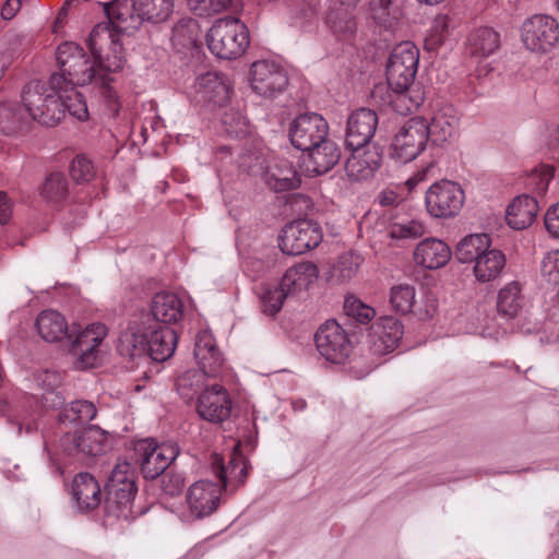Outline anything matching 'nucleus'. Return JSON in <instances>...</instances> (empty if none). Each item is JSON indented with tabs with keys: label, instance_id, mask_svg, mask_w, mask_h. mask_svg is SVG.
Masks as SVG:
<instances>
[{
	"label": "nucleus",
	"instance_id": "17",
	"mask_svg": "<svg viewBox=\"0 0 559 559\" xmlns=\"http://www.w3.org/2000/svg\"><path fill=\"white\" fill-rule=\"evenodd\" d=\"M250 75L252 90L265 97L283 92L288 84L285 70L274 61L260 60L253 62Z\"/></svg>",
	"mask_w": 559,
	"mask_h": 559
},
{
	"label": "nucleus",
	"instance_id": "18",
	"mask_svg": "<svg viewBox=\"0 0 559 559\" xmlns=\"http://www.w3.org/2000/svg\"><path fill=\"white\" fill-rule=\"evenodd\" d=\"M197 412L202 419L210 423L226 420L231 412L228 391L219 384L204 389L198 397Z\"/></svg>",
	"mask_w": 559,
	"mask_h": 559
},
{
	"label": "nucleus",
	"instance_id": "25",
	"mask_svg": "<svg viewBox=\"0 0 559 559\" xmlns=\"http://www.w3.org/2000/svg\"><path fill=\"white\" fill-rule=\"evenodd\" d=\"M450 247L437 238H426L414 250V261L427 270L443 267L451 259Z\"/></svg>",
	"mask_w": 559,
	"mask_h": 559
},
{
	"label": "nucleus",
	"instance_id": "1",
	"mask_svg": "<svg viewBox=\"0 0 559 559\" xmlns=\"http://www.w3.org/2000/svg\"><path fill=\"white\" fill-rule=\"evenodd\" d=\"M177 341L175 329L153 322L148 313H141L120 334L118 350L131 359L144 357L162 362L174 355Z\"/></svg>",
	"mask_w": 559,
	"mask_h": 559
},
{
	"label": "nucleus",
	"instance_id": "57",
	"mask_svg": "<svg viewBox=\"0 0 559 559\" xmlns=\"http://www.w3.org/2000/svg\"><path fill=\"white\" fill-rule=\"evenodd\" d=\"M545 228L554 238H559V203L551 205L544 217Z\"/></svg>",
	"mask_w": 559,
	"mask_h": 559
},
{
	"label": "nucleus",
	"instance_id": "34",
	"mask_svg": "<svg viewBox=\"0 0 559 559\" xmlns=\"http://www.w3.org/2000/svg\"><path fill=\"white\" fill-rule=\"evenodd\" d=\"M506 266V257L498 249L485 251L474 264V274L478 282L495 281Z\"/></svg>",
	"mask_w": 559,
	"mask_h": 559
},
{
	"label": "nucleus",
	"instance_id": "42",
	"mask_svg": "<svg viewBox=\"0 0 559 559\" xmlns=\"http://www.w3.org/2000/svg\"><path fill=\"white\" fill-rule=\"evenodd\" d=\"M213 465L223 487L227 486L228 476L236 478L239 484H243L247 478L248 469L240 457L231 459L229 465L225 467L222 457L215 455Z\"/></svg>",
	"mask_w": 559,
	"mask_h": 559
},
{
	"label": "nucleus",
	"instance_id": "50",
	"mask_svg": "<svg viewBox=\"0 0 559 559\" xmlns=\"http://www.w3.org/2000/svg\"><path fill=\"white\" fill-rule=\"evenodd\" d=\"M70 175L75 182L84 183L94 178L95 169L90 159L78 155L71 163Z\"/></svg>",
	"mask_w": 559,
	"mask_h": 559
},
{
	"label": "nucleus",
	"instance_id": "54",
	"mask_svg": "<svg viewBox=\"0 0 559 559\" xmlns=\"http://www.w3.org/2000/svg\"><path fill=\"white\" fill-rule=\"evenodd\" d=\"M193 25L191 20L178 21L173 27L171 40L182 46L192 45L194 41L191 29Z\"/></svg>",
	"mask_w": 559,
	"mask_h": 559
},
{
	"label": "nucleus",
	"instance_id": "29",
	"mask_svg": "<svg viewBox=\"0 0 559 559\" xmlns=\"http://www.w3.org/2000/svg\"><path fill=\"white\" fill-rule=\"evenodd\" d=\"M319 271L314 263L307 261L289 267L283 275L280 286L287 296L295 295L308 287L318 278Z\"/></svg>",
	"mask_w": 559,
	"mask_h": 559
},
{
	"label": "nucleus",
	"instance_id": "7",
	"mask_svg": "<svg viewBox=\"0 0 559 559\" xmlns=\"http://www.w3.org/2000/svg\"><path fill=\"white\" fill-rule=\"evenodd\" d=\"M428 140L427 120L423 117H413L405 121L394 135L390 157L399 163L412 162L425 150Z\"/></svg>",
	"mask_w": 559,
	"mask_h": 559
},
{
	"label": "nucleus",
	"instance_id": "43",
	"mask_svg": "<svg viewBox=\"0 0 559 559\" xmlns=\"http://www.w3.org/2000/svg\"><path fill=\"white\" fill-rule=\"evenodd\" d=\"M38 384L45 390L43 400L51 407L63 405L64 399L56 392L61 384V374L57 371L46 370L38 376Z\"/></svg>",
	"mask_w": 559,
	"mask_h": 559
},
{
	"label": "nucleus",
	"instance_id": "15",
	"mask_svg": "<svg viewBox=\"0 0 559 559\" xmlns=\"http://www.w3.org/2000/svg\"><path fill=\"white\" fill-rule=\"evenodd\" d=\"M222 489V484L211 480L193 483L186 495L189 519L201 520L213 514L221 504Z\"/></svg>",
	"mask_w": 559,
	"mask_h": 559
},
{
	"label": "nucleus",
	"instance_id": "24",
	"mask_svg": "<svg viewBox=\"0 0 559 559\" xmlns=\"http://www.w3.org/2000/svg\"><path fill=\"white\" fill-rule=\"evenodd\" d=\"M75 454L81 459L103 455L110 448L108 433L98 426H88L72 438Z\"/></svg>",
	"mask_w": 559,
	"mask_h": 559
},
{
	"label": "nucleus",
	"instance_id": "26",
	"mask_svg": "<svg viewBox=\"0 0 559 559\" xmlns=\"http://www.w3.org/2000/svg\"><path fill=\"white\" fill-rule=\"evenodd\" d=\"M194 357L200 370L207 373L209 377H214L218 373L223 364V357L210 332L201 331L197 334Z\"/></svg>",
	"mask_w": 559,
	"mask_h": 559
},
{
	"label": "nucleus",
	"instance_id": "20",
	"mask_svg": "<svg viewBox=\"0 0 559 559\" xmlns=\"http://www.w3.org/2000/svg\"><path fill=\"white\" fill-rule=\"evenodd\" d=\"M103 323H93L81 331L72 343L71 352L78 358L81 368H92L98 358L97 347L107 335Z\"/></svg>",
	"mask_w": 559,
	"mask_h": 559
},
{
	"label": "nucleus",
	"instance_id": "60",
	"mask_svg": "<svg viewBox=\"0 0 559 559\" xmlns=\"http://www.w3.org/2000/svg\"><path fill=\"white\" fill-rule=\"evenodd\" d=\"M554 177V173L550 168L544 169L543 173H534L531 176L532 183L536 185V190H538L539 193H544L548 186L550 180Z\"/></svg>",
	"mask_w": 559,
	"mask_h": 559
},
{
	"label": "nucleus",
	"instance_id": "48",
	"mask_svg": "<svg viewBox=\"0 0 559 559\" xmlns=\"http://www.w3.org/2000/svg\"><path fill=\"white\" fill-rule=\"evenodd\" d=\"M288 296L282 287H267L263 290L261 296V308L262 311L266 314L274 316L283 307L284 300Z\"/></svg>",
	"mask_w": 559,
	"mask_h": 559
},
{
	"label": "nucleus",
	"instance_id": "4",
	"mask_svg": "<svg viewBox=\"0 0 559 559\" xmlns=\"http://www.w3.org/2000/svg\"><path fill=\"white\" fill-rule=\"evenodd\" d=\"M63 88L47 82L31 81L22 91V105L29 118L46 127H53L64 117V108L58 98Z\"/></svg>",
	"mask_w": 559,
	"mask_h": 559
},
{
	"label": "nucleus",
	"instance_id": "53",
	"mask_svg": "<svg viewBox=\"0 0 559 559\" xmlns=\"http://www.w3.org/2000/svg\"><path fill=\"white\" fill-rule=\"evenodd\" d=\"M22 117L12 107L0 106V132L7 135L19 132L22 129Z\"/></svg>",
	"mask_w": 559,
	"mask_h": 559
},
{
	"label": "nucleus",
	"instance_id": "33",
	"mask_svg": "<svg viewBox=\"0 0 559 559\" xmlns=\"http://www.w3.org/2000/svg\"><path fill=\"white\" fill-rule=\"evenodd\" d=\"M36 329L46 342H59L68 335V324L56 310H44L36 319Z\"/></svg>",
	"mask_w": 559,
	"mask_h": 559
},
{
	"label": "nucleus",
	"instance_id": "36",
	"mask_svg": "<svg viewBox=\"0 0 559 559\" xmlns=\"http://www.w3.org/2000/svg\"><path fill=\"white\" fill-rule=\"evenodd\" d=\"M500 46V36L490 27H479L467 39L468 52L478 58L493 53Z\"/></svg>",
	"mask_w": 559,
	"mask_h": 559
},
{
	"label": "nucleus",
	"instance_id": "59",
	"mask_svg": "<svg viewBox=\"0 0 559 559\" xmlns=\"http://www.w3.org/2000/svg\"><path fill=\"white\" fill-rule=\"evenodd\" d=\"M435 170L436 165L433 162H430L427 166L418 169L412 177L406 180L408 189L413 190L419 182L432 177L435 175Z\"/></svg>",
	"mask_w": 559,
	"mask_h": 559
},
{
	"label": "nucleus",
	"instance_id": "62",
	"mask_svg": "<svg viewBox=\"0 0 559 559\" xmlns=\"http://www.w3.org/2000/svg\"><path fill=\"white\" fill-rule=\"evenodd\" d=\"M22 5L21 0H7L1 9V16L4 20H11L20 11Z\"/></svg>",
	"mask_w": 559,
	"mask_h": 559
},
{
	"label": "nucleus",
	"instance_id": "21",
	"mask_svg": "<svg viewBox=\"0 0 559 559\" xmlns=\"http://www.w3.org/2000/svg\"><path fill=\"white\" fill-rule=\"evenodd\" d=\"M352 153L345 164V171L349 179L364 181L371 179L379 170L382 154L377 146L347 147Z\"/></svg>",
	"mask_w": 559,
	"mask_h": 559
},
{
	"label": "nucleus",
	"instance_id": "9",
	"mask_svg": "<svg viewBox=\"0 0 559 559\" xmlns=\"http://www.w3.org/2000/svg\"><path fill=\"white\" fill-rule=\"evenodd\" d=\"M419 50L411 41L399 44L386 64V81L394 92H404L414 84L418 70Z\"/></svg>",
	"mask_w": 559,
	"mask_h": 559
},
{
	"label": "nucleus",
	"instance_id": "28",
	"mask_svg": "<svg viewBox=\"0 0 559 559\" xmlns=\"http://www.w3.org/2000/svg\"><path fill=\"white\" fill-rule=\"evenodd\" d=\"M148 314L153 322L170 326L182 318L183 305L174 293H158L152 300L151 313Z\"/></svg>",
	"mask_w": 559,
	"mask_h": 559
},
{
	"label": "nucleus",
	"instance_id": "14",
	"mask_svg": "<svg viewBox=\"0 0 559 559\" xmlns=\"http://www.w3.org/2000/svg\"><path fill=\"white\" fill-rule=\"evenodd\" d=\"M329 134L326 120L319 114L299 115L290 124L289 138L294 147L308 152L323 142Z\"/></svg>",
	"mask_w": 559,
	"mask_h": 559
},
{
	"label": "nucleus",
	"instance_id": "64",
	"mask_svg": "<svg viewBox=\"0 0 559 559\" xmlns=\"http://www.w3.org/2000/svg\"><path fill=\"white\" fill-rule=\"evenodd\" d=\"M292 406H293L294 411L301 412L307 407V403L305 400L300 399V400L293 401Z\"/></svg>",
	"mask_w": 559,
	"mask_h": 559
},
{
	"label": "nucleus",
	"instance_id": "46",
	"mask_svg": "<svg viewBox=\"0 0 559 559\" xmlns=\"http://www.w3.org/2000/svg\"><path fill=\"white\" fill-rule=\"evenodd\" d=\"M345 314L361 324L369 323L376 316V310L356 297H347L344 302Z\"/></svg>",
	"mask_w": 559,
	"mask_h": 559
},
{
	"label": "nucleus",
	"instance_id": "19",
	"mask_svg": "<svg viewBox=\"0 0 559 559\" xmlns=\"http://www.w3.org/2000/svg\"><path fill=\"white\" fill-rule=\"evenodd\" d=\"M404 326L400 319L393 316H384L371 326L370 349L373 355L383 356L394 352L402 336Z\"/></svg>",
	"mask_w": 559,
	"mask_h": 559
},
{
	"label": "nucleus",
	"instance_id": "32",
	"mask_svg": "<svg viewBox=\"0 0 559 559\" xmlns=\"http://www.w3.org/2000/svg\"><path fill=\"white\" fill-rule=\"evenodd\" d=\"M266 185L276 192L297 189L301 178L292 162L282 158L270 166L265 175Z\"/></svg>",
	"mask_w": 559,
	"mask_h": 559
},
{
	"label": "nucleus",
	"instance_id": "49",
	"mask_svg": "<svg viewBox=\"0 0 559 559\" xmlns=\"http://www.w3.org/2000/svg\"><path fill=\"white\" fill-rule=\"evenodd\" d=\"M97 409L95 405L86 400L74 401L67 409V417L73 421H90L95 418Z\"/></svg>",
	"mask_w": 559,
	"mask_h": 559
},
{
	"label": "nucleus",
	"instance_id": "23",
	"mask_svg": "<svg viewBox=\"0 0 559 559\" xmlns=\"http://www.w3.org/2000/svg\"><path fill=\"white\" fill-rule=\"evenodd\" d=\"M72 499L81 512L96 509L103 499L102 488L97 479L90 473H79L71 485Z\"/></svg>",
	"mask_w": 559,
	"mask_h": 559
},
{
	"label": "nucleus",
	"instance_id": "8",
	"mask_svg": "<svg viewBox=\"0 0 559 559\" xmlns=\"http://www.w3.org/2000/svg\"><path fill=\"white\" fill-rule=\"evenodd\" d=\"M134 453L145 479L158 478L177 459L180 449L176 443H156L153 439H143L135 443Z\"/></svg>",
	"mask_w": 559,
	"mask_h": 559
},
{
	"label": "nucleus",
	"instance_id": "56",
	"mask_svg": "<svg viewBox=\"0 0 559 559\" xmlns=\"http://www.w3.org/2000/svg\"><path fill=\"white\" fill-rule=\"evenodd\" d=\"M399 94V99L402 102L408 100L406 109L408 111L416 110L425 100L424 92L420 87H415L414 84L408 87V90L404 92H396Z\"/></svg>",
	"mask_w": 559,
	"mask_h": 559
},
{
	"label": "nucleus",
	"instance_id": "2",
	"mask_svg": "<svg viewBox=\"0 0 559 559\" xmlns=\"http://www.w3.org/2000/svg\"><path fill=\"white\" fill-rule=\"evenodd\" d=\"M56 59L60 72L52 73V86H62L63 92L73 91V87L83 86L90 83L99 85L104 93L109 90V72L99 68L95 69V63H91L83 48L72 41H67L58 46Z\"/></svg>",
	"mask_w": 559,
	"mask_h": 559
},
{
	"label": "nucleus",
	"instance_id": "40",
	"mask_svg": "<svg viewBox=\"0 0 559 559\" xmlns=\"http://www.w3.org/2000/svg\"><path fill=\"white\" fill-rule=\"evenodd\" d=\"M489 237L486 234H474L464 237L456 246L455 255L462 263L476 262L489 249Z\"/></svg>",
	"mask_w": 559,
	"mask_h": 559
},
{
	"label": "nucleus",
	"instance_id": "10",
	"mask_svg": "<svg viewBox=\"0 0 559 559\" xmlns=\"http://www.w3.org/2000/svg\"><path fill=\"white\" fill-rule=\"evenodd\" d=\"M465 194L460 185L451 180L432 183L425 194V206L435 218H450L463 207Z\"/></svg>",
	"mask_w": 559,
	"mask_h": 559
},
{
	"label": "nucleus",
	"instance_id": "3",
	"mask_svg": "<svg viewBox=\"0 0 559 559\" xmlns=\"http://www.w3.org/2000/svg\"><path fill=\"white\" fill-rule=\"evenodd\" d=\"M108 14L122 27L138 29L143 23L162 24L175 11V0H114Z\"/></svg>",
	"mask_w": 559,
	"mask_h": 559
},
{
	"label": "nucleus",
	"instance_id": "44",
	"mask_svg": "<svg viewBox=\"0 0 559 559\" xmlns=\"http://www.w3.org/2000/svg\"><path fill=\"white\" fill-rule=\"evenodd\" d=\"M58 98L64 108V114L68 112L70 116L76 118L80 121H85L88 118V110L86 102L83 95L79 93L75 87L73 91L68 93H59Z\"/></svg>",
	"mask_w": 559,
	"mask_h": 559
},
{
	"label": "nucleus",
	"instance_id": "52",
	"mask_svg": "<svg viewBox=\"0 0 559 559\" xmlns=\"http://www.w3.org/2000/svg\"><path fill=\"white\" fill-rule=\"evenodd\" d=\"M361 258L354 252H346L338 258L335 270L338 272V276L344 280L353 278L361 264Z\"/></svg>",
	"mask_w": 559,
	"mask_h": 559
},
{
	"label": "nucleus",
	"instance_id": "13",
	"mask_svg": "<svg viewBox=\"0 0 559 559\" xmlns=\"http://www.w3.org/2000/svg\"><path fill=\"white\" fill-rule=\"evenodd\" d=\"M522 41L535 52H547L559 41V24L549 15H534L522 25Z\"/></svg>",
	"mask_w": 559,
	"mask_h": 559
},
{
	"label": "nucleus",
	"instance_id": "30",
	"mask_svg": "<svg viewBox=\"0 0 559 559\" xmlns=\"http://www.w3.org/2000/svg\"><path fill=\"white\" fill-rule=\"evenodd\" d=\"M459 117L455 110L448 106L439 109L428 123L429 140L436 145L451 141L457 131Z\"/></svg>",
	"mask_w": 559,
	"mask_h": 559
},
{
	"label": "nucleus",
	"instance_id": "38",
	"mask_svg": "<svg viewBox=\"0 0 559 559\" xmlns=\"http://www.w3.org/2000/svg\"><path fill=\"white\" fill-rule=\"evenodd\" d=\"M69 195V182L61 173L49 174L39 187V197L48 205H59Z\"/></svg>",
	"mask_w": 559,
	"mask_h": 559
},
{
	"label": "nucleus",
	"instance_id": "47",
	"mask_svg": "<svg viewBox=\"0 0 559 559\" xmlns=\"http://www.w3.org/2000/svg\"><path fill=\"white\" fill-rule=\"evenodd\" d=\"M159 477L160 491L167 497H178L186 487L185 475L180 472L165 471Z\"/></svg>",
	"mask_w": 559,
	"mask_h": 559
},
{
	"label": "nucleus",
	"instance_id": "11",
	"mask_svg": "<svg viewBox=\"0 0 559 559\" xmlns=\"http://www.w3.org/2000/svg\"><path fill=\"white\" fill-rule=\"evenodd\" d=\"M87 46L95 62L105 72H116L122 69L124 63L122 48L109 25H95L87 38Z\"/></svg>",
	"mask_w": 559,
	"mask_h": 559
},
{
	"label": "nucleus",
	"instance_id": "12",
	"mask_svg": "<svg viewBox=\"0 0 559 559\" xmlns=\"http://www.w3.org/2000/svg\"><path fill=\"white\" fill-rule=\"evenodd\" d=\"M322 238V229L318 223L298 219L285 225L278 246L285 254L299 255L318 247Z\"/></svg>",
	"mask_w": 559,
	"mask_h": 559
},
{
	"label": "nucleus",
	"instance_id": "63",
	"mask_svg": "<svg viewBox=\"0 0 559 559\" xmlns=\"http://www.w3.org/2000/svg\"><path fill=\"white\" fill-rule=\"evenodd\" d=\"M396 201H397V194L394 191H391V190L382 191L379 194V202L383 206L393 205L396 203Z\"/></svg>",
	"mask_w": 559,
	"mask_h": 559
},
{
	"label": "nucleus",
	"instance_id": "41",
	"mask_svg": "<svg viewBox=\"0 0 559 559\" xmlns=\"http://www.w3.org/2000/svg\"><path fill=\"white\" fill-rule=\"evenodd\" d=\"M207 373L202 370H188L176 380L178 393L186 400H190L201 391L205 384Z\"/></svg>",
	"mask_w": 559,
	"mask_h": 559
},
{
	"label": "nucleus",
	"instance_id": "51",
	"mask_svg": "<svg viewBox=\"0 0 559 559\" xmlns=\"http://www.w3.org/2000/svg\"><path fill=\"white\" fill-rule=\"evenodd\" d=\"M540 274L549 285L559 284V250L545 254L542 260Z\"/></svg>",
	"mask_w": 559,
	"mask_h": 559
},
{
	"label": "nucleus",
	"instance_id": "31",
	"mask_svg": "<svg viewBox=\"0 0 559 559\" xmlns=\"http://www.w3.org/2000/svg\"><path fill=\"white\" fill-rule=\"evenodd\" d=\"M539 211L535 198L523 194L515 198L507 207V221L511 228L521 230L531 226Z\"/></svg>",
	"mask_w": 559,
	"mask_h": 559
},
{
	"label": "nucleus",
	"instance_id": "5",
	"mask_svg": "<svg viewBox=\"0 0 559 559\" xmlns=\"http://www.w3.org/2000/svg\"><path fill=\"white\" fill-rule=\"evenodd\" d=\"M206 43L216 57L235 59L246 51L249 45V32L238 19H219L210 28Z\"/></svg>",
	"mask_w": 559,
	"mask_h": 559
},
{
	"label": "nucleus",
	"instance_id": "22",
	"mask_svg": "<svg viewBox=\"0 0 559 559\" xmlns=\"http://www.w3.org/2000/svg\"><path fill=\"white\" fill-rule=\"evenodd\" d=\"M378 126L377 114L367 108L354 111L347 119L345 144L346 147L371 146Z\"/></svg>",
	"mask_w": 559,
	"mask_h": 559
},
{
	"label": "nucleus",
	"instance_id": "6",
	"mask_svg": "<svg viewBox=\"0 0 559 559\" xmlns=\"http://www.w3.org/2000/svg\"><path fill=\"white\" fill-rule=\"evenodd\" d=\"M107 491L106 514L117 519H128L138 492L135 473L130 463L124 461L116 464L107 484Z\"/></svg>",
	"mask_w": 559,
	"mask_h": 559
},
{
	"label": "nucleus",
	"instance_id": "61",
	"mask_svg": "<svg viewBox=\"0 0 559 559\" xmlns=\"http://www.w3.org/2000/svg\"><path fill=\"white\" fill-rule=\"evenodd\" d=\"M12 215V202L8 194L0 191V224H7Z\"/></svg>",
	"mask_w": 559,
	"mask_h": 559
},
{
	"label": "nucleus",
	"instance_id": "45",
	"mask_svg": "<svg viewBox=\"0 0 559 559\" xmlns=\"http://www.w3.org/2000/svg\"><path fill=\"white\" fill-rule=\"evenodd\" d=\"M390 302L396 311L408 313L415 302V287L408 284L392 287Z\"/></svg>",
	"mask_w": 559,
	"mask_h": 559
},
{
	"label": "nucleus",
	"instance_id": "39",
	"mask_svg": "<svg viewBox=\"0 0 559 559\" xmlns=\"http://www.w3.org/2000/svg\"><path fill=\"white\" fill-rule=\"evenodd\" d=\"M523 300L521 284L512 281L498 293V312L507 318H514L522 309Z\"/></svg>",
	"mask_w": 559,
	"mask_h": 559
},
{
	"label": "nucleus",
	"instance_id": "35",
	"mask_svg": "<svg viewBox=\"0 0 559 559\" xmlns=\"http://www.w3.org/2000/svg\"><path fill=\"white\" fill-rule=\"evenodd\" d=\"M426 231L427 228L420 221L400 217L393 213L388 217L386 235L393 240L417 239Z\"/></svg>",
	"mask_w": 559,
	"mask_h": 559
},
{
	"label": "nucleus",
	"instance_id": "37",
	"mask_svg": "<svg viewBox=\"0 0 559 559\" xmlns=\"http://www.w3.org/2000/svg\"><path fill=\"white\" fill-rule=\"evenodd\" d=\"M309 157L313 163V170L319 174H325L333 168L341 158V150L336 143L329 140L328 136L317 144L316 147L308 151Z\"/></svg>",
	"mask_w": 559,
	"mask_h": 559
},
{
	"label": "nucleus",
	"instance_id": "58",
	"mask_svg": "<svg viewBox=\"0 0 559 559\" xmlns=\"http://www.w3.org/2000/svg\"><path fill=\"white\" fill-rule=\"evenodd\" d=\"M451 19L445 14H439L435 17L432 32L436 43H442L444 35L449 32Z\"/></svg>",
	"mask_w": 559,
	"mask_h": 559
},
{
	"label": "nucleus",
	"instance_id": "55",
	"mask_svg": "<svg viewBox=\"0 0 559 559\" xmlns=\"http://www.w3.org/2000/svg\"><path fill=\"white\" fill-rule=\"evenodd\" d=\"M192 10H199L202 13H219L226 10L231 0H187Z\"/></svg>",
	"mask_w": 559,
	"mask_h": 559
},
{
	"label": "nucleus",
	"instance_id": "27",
	"mask_svg": "<svg viewBox=\"0 0 559 559\" xmlns=\"http://www.w3.org/2000/svg\"><path fill=\"white\" fill-rule=\"evenodd\" d=\"M195 90L202 99L218 106H224L231 93L229 83L217 72L200 74L195 81Z\"/></svg>",
	"mask_w": 559,
	"mask_h": 559
},
{
	"label": "nucleus",
	"instance_id": "16",
	"mask_svg": "<svg viewBox=\"0 0 559 559\" xmlns=\"http://www.w3.org/2000/svg\"><path fill=\"white\" fill-rule=\"evenodd\" d=\"M314 342L319 353L334 364H342L350 352L347 333L335 320H329L319 328Z\"/></svg>",
	"mask_w": 559,
	"mask_h": 559
}]
</instances>
